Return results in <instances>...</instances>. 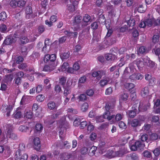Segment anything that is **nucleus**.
<instances>
[{
  "label": "nucleus",
  "instance_id": "nucleus-1",
  "mask_svg": "<svg viewBox=\"0 0 160 160\" xmlns=\"http://www.w3.org/2000/svg\"><path fill=\"white\" fill-rule=\"evenodd\" d=\"M106 112L103 114V116H97L96 117V121L102 122L104 121V118L108 120H110L115 117V115L112 113L115 112L114 105L109 103H107L105 107Z\"/></svg>",
  "mask_w": 160,
  "mask_h": 160
},
{
  "label": "nucleus",
  "instance_id": "nucleus-2",
  "mask_svg": "<svg viewBox=\"0 0 160 160\" xmlns=\"http://www.w3.org/2000/svg\"><path fill=\"white\" fill-rule=\"evenodd\" d=\"M6 127L7 130V136L9 138L13 140H17L18 139V136L16 133L13 132V127L11 124H8L6 125Z\"/></svg>",
  "mask_w": 160,
  "mask_h": 160
},
{
  "label": "nucleus",
  "instance_id": "nucleus-3",
  "mask_svg": "<svg viewBox=\"0 0 160 160\" xmlns=\"http://www.w3.org/2000/svg\"><path fill=\"white\" fill-rule=\"evenodd\" d=\"M82 17L80 15L76 16L72 23L74 29L77 30L83 28V25L81 21Z\"/></svg>",
  "mask_w": 160,
  "mask_h": 160
},
{
  "label": "nucleus",
  "instance_id": "nucleus-4",
  "mask_svg": "<svg viewBox=\"0 0 160 160\" xmlns=\"http://www.w3.org/2000/svg\"><path fill=\"white\" fill-rule=\"evenodd\" d=\"M128 152L127 149L125 147H121L119 150L117 152H113L112 153V156L113 157H121Z\"/></svg>",
  "mask_w": 160,
  "mask_h": 160
},
{
  "label": "nucleus",
  "instance_id": "nucleus-5",
  "mask_svg": "<svg viewBox=\"0 0 160 160\" xmlns=\"http://www.w3.org/2000/svg\"><path fill=\"white\" fill-rule=\"evenodd\" d=\"M130 148L132 151H135L137 149L141 150L144 147V144L140 141L136 142L134 144L130 145Z\"/></svg>",
  "mask_w": 160,
  "mask_h": 160
},
{
  "label": "nucleus",
  "instance_id": "nucleus-6",
  "mask_svg": "<svg viewBox=\"0 0 160 160\" xmlns=\"http://www.w3.org/2000/svg\"><path fill=\"white\" fill-rule=\"evenodd\" d=\"M112 54H107L105 56L106 59L107 60L113 61L116 59V55L114 53H116L118 52V50L115 48H112L110 50Z\"/></svg>",
  "mask_w": 160,
  "mask_h": 160
},
{
  "label": "nucleus",
  "instance_id": "nucleus-7",
  "mask_svg": "<svg viewBox=\"0 0 160 160\" xmlns=\"http://www.w3.org/2000/svg\"><path fill=\"white\" fill-rule=\"evenodd\" d=\"M78 2L74 0H69L67 2V9L70 12H73L75 10V4H78Z\"/></svg>",
  "mask_w": 160,
  "mask_h": 160
},
{
  "label": "nucleus",
  "instance_id": "nucleus-8",
  "mask_svg": "<svg viewBox=\"0 0 160 160\" xmlns=\"http://www.w3.org/2000/svg\"><path fill=\"white\" fill-rule=\"evenodd\" d=\"M56 59V56L55 54H52L51 55L49 54H47L45 55L44 58V61L45 62H50L52 63V62H55V61Z\"/></svg>",
  "mask_w": 160,
  "mask_h": 160
},
{
  "label": "nucleus",
  "instance_id": "nucleus-9",
  "mask_svg": "<svg viewBox=\"0 0 160 160\" xmlns=\"http://www.w3.org/2000/svg\"><path fill=\"white\" fill-rule=\"evenodd\" d=\"M57 66V64L55 62L51 63L49 62V64L45 65L43 68L42 71L45 72H50L53 71Z\"/></svg>",
  "mask_w": 160,
  "mask_h": 160
},
{
  "label": "nucleus",
  "instance_id": "nucleus-10",
  "mask_svg": "<svg viewBox=\"0 0 160 160\" xmlns=\"http://www.w3.org/2000/svg\"><path fill=\"white\" fill-rule=\"evenodd\" d=\"M1 109L3 112H7V116L9 117L10 115L11 112L12 110V107L10 105L8 106L7 104H5L2 105Z\"/></svg>",
  "mask_w": 160,
  "mask_h": 160
},
{
  "label": "nucleus",
  "instance_id": "nucleus-11",
  "mask_svg": "<svg viewBox=\"0 0 160 160\" xmlns=\"http://www.w3.org/2000/svg\"><path fill=\"white\" fill-rule=\"evenodd\" d=\"M105 71L101 70L93 72L92 73V75L93 77H96L97 79H100L103 76L105 75Z\"/></svg>",
  "mask_w": 160,
  "mask_h": 160
},
{
  "label": "nucleus",
  "instance_id": "nucleus-12",
  "mask_svg": "<svg viewBox=\"0 0 160 160\" xmlns=\"http://www.w3.org/2000/svg\"><path fill=\"white\" fill-rule=\"evenodd\" d=\"M134 63L133 62L130 63L128 67H126L125 70V72L127 73H132L135 72L136 69L134 65Z\"/></svg>",
  "mask_w": 160,
  "mask_h": 160
},
{
  "label": "nucleus",
  "instance_id": "nucleus-13",
  "mask_svg": "<svg viewBox=\"0 0 160 160\" xmlns=\"http://www.w3.org/2000/svg\"><path fill=\"white\" fill-rule=\"evenodd\" d=\"M26 17L28 19L35 17V15L32 13V9L30 6L27 7L26 9Z\"/></svg>",
  "mask_w": 160,
  "mask_h": 160
},
{
  "label": "nucleus",
  "instance_id": "nucleus-14",
  "mask_svg": "<svg viewBox=\"0 0 160 160\" xmlns=\"http://www.w3.org/2000/svg\"><path fill=\"white\" fill-rule=\"evenodd\" d=\"M21 151L18 150L16 152L15 156L16 158L19 159V160H27L28 155L27 154L24 153L22 155L20 154Z\"/></svg>",
  "mask_w": 160,
  "mask_h": 160
},
{
  "label": "nucleus",
  "instance_id": "nucleus-15",
  "mask_svg": "<svg viewBox=\"0 0 160 160\" xmlns=\"http://www.w3.org/2000/svg\"><path fill=\"white\" fill-rule=\"evenodd\" d=\"M34 144V148L37 151L39 150L41 147V144H40V141L38 138H35L33 140Z\"/></svg>",
  "mask_w": 160,
  "mask_h": 160
},
{
  "label": "nucleus",
  "instance_id": "nucleus-16",
  "mask_svg": "<svg viewBox=\"0 0 160 160\" xmlns=\"http://www.w3.org/2000/svg\"><path fill=\"white\" fill-rule=\"evenodd\" d=\"M91 17L88 14L85 15L83 17L82 24L83 25V28H84L87 25L90 24L91 22Z\"/></svg>",
  "mask_w": 160,
  "mask_h": 160
},
{
  "label": "nucleus",
  "instance_id": "nucleus-17",
  "mask_svg": "<svg viewBox=\"0 0 160 160\" xmlns=\"http://www.w3.org/2000/svg\"><path fill=\"white\" fill-rule=\"evenodd\" d=\"M143 77V76L140 73H134L130 76L129 78L132 80H141Z\"/></svg>",
  "mask_w": 160,
  "mask_h": 160
},
{
  "label": "nucleus",
  "instance_id": "nucleus-18",
  "mask_svg": "<svg viewBox=\"0 0 160 160\" xmlns=\"http://www.w3.org/2000/svg\"><path fill=\"white\" fill-rule=\"evenodd\" d=\"M57 19V17L56 16L52 15L50 18V21L48 20H46L45 21V23L49 27H51L53 23L56 21Z\"/></svg>",
  "mask_w": 160,
  "mask_h": 160
},
{
  "label": "nucleus",
  "instance_id": "nucleus-19",
  "mask_svg": "<svg viewBox=\"0 0 160 160\" xmlns=\"http://www.w3.org/2000/svg\"><path fill=\"white\" fill-rule=\"evenodd\" d=\"M15 40L11 37H8L4 41V43L6 45H10L15 42Z\"/></svg>",
  "mask_w": 160,
  "mask_h": 160
},
{
  "label": "nucleus",
  "instance_id": "nucleus-20",
  "mask_svg": "<svg viewBox=\"0 0 160 160\" xmlns=\"http://www.w3.org/2000/svg\"><path fill=\"white\" fill-rule=\"evenodd\" d=\"M57 146L58 147H59L60 148H65L66 149H69L71 148V145L68 141H66L64 142L62 145H59V144H58Z\"/></svg>",
  "mask_w": 160,
  "mask_h": 160
},
{
  "label": "nucleus",
  "instance_id": "nucleus-21",
  "mask_svg": "<svg viewBox=\"0 0 160 160\" xmlns=\"http://www.w3.org/2000/svg\"><path fill=\"white\" fill-rule=\"evenodd\" d=\"M110 81L109 78L107 77L104 78V79L101 80L99 82L100 86L102 87L107 85L108 82Z\"/></svg>",
  "mask_w": 160,
  "mask_h": 160
},
{
  "label": "nucleus",
  "instance_id": "nucleus-22",
  "mask_svg": "<svg viewBox=\"0 0 160 160\" xmlns=\"http://www.w3.org/2000/svg\"><path fill=\"white\" fill-rule=\"evenodd\" d=\"M149 94V90L148 87H145L143 88L141 92V95L143 97H145Z\"/></svg>",
  "mask_w": 160,
  "mask_h": 160
},
{
  "label": "nucleus",
  "instance_id": "nucleus-23",
  "mask_svg": "<svg viewBox=\"0 0 160 160\" xmlns=\"http://www.w3.org/2000/svg\"><path fill=\"white\" fill-rule=\"evenodd\" d=\"M134 64L137 65L139 69L142 67L143 66L144 64L143 61L140 59H137L133 62Z\"/></svg>",
  "mask_w": 160,
  "mask_h": 160
},
{
  "label": "nucleus",
  "instance_id": "nucleus-24",
  "mask_svg": "<svg viewBox=\"0 0 160 160\" xmlns=\"http://www.w3.org/2000/svg\"><path fill=\"white\" fill-rule=\"evenodd\" d=\"M138 110L140 112H144L147 110V107L145 104H143L142 103H139L138 107Z\"/></svg>",
  "mask_w": 160,
  "mask_h": 160
},
{
  "label": "nucleus",
  "instance_id": "nucleus-25",
  "mask_svg": "<svg viewBox=\"0 0 160 160\" xmlns=\"http://www.w3.org/2000/svg\"><path fill=\"white\" fill-rule=\"evenodd\" d=\"M24 60V58L22 57L21 56H19L17 57L15 59V62L13 63L12 64V66L13 67H15V66L16 63L17 64H19L21 62H22Z\"/></svg>",
  "mask_w": 160,
  "mask_h": 160
},
{
  "label": "nucleus",
  "instance_id": "nucleus-26",
  "mask_svg": "<svg viewBox=\"0 0 160 160\" xmlns=\"http://www.w3.org/2000/svg\"><path fill=\"white\" fill-rule=\"evenodd\" d=\"M149 141H155L158 138V136L156 133H152L150 134L149 136Z\"/></svg>",
  "mask_w": 160,
  "mask_h": 160
},
{
  "label": "nucleus",
  "instance_id": "nucleus-27",
  "mask_svg": "<svg viewBox=\"0 0 160 160\" xmlns=\"http://www.w3.org/2000/svg\"><path fill=\"white\" fill-rule=\"evenodd\" d=\"M97 149V147L94 146L92 147L89 150L88 154L89 156L92 157L95 154V152Z\"/></svg>",
  "mask_w": 160,
  "mask_h": 160
},
{
  "label": "nucleus",
  "instance_id": "nucleus-28",
  "mask_svg": "<svg viewBox=\"0 0 160 160\" xmlns=\"http://www.w3.org/2000/svg\"><path fill=\"white\" fill-rule=\"evenodd\" d=\"M48 108L50 110L56 109L57 107L56 104L53 102L50 101L48 104Z\"/></svg>",
  "mask_w": 160,
  "mask_h": 160
},
{
  "label": "nucleus",
  "instance_id": "nucleus-29",
  "mask_svg": "<svg viewBox=\"0 0 160 160\" xmlns=\"http://www.w3.org/2000/svg\"><path fill=\"white\" fill-rule=\"evenodd\" d=\"M20 48V52H21L22 55L26 56L27 55V48L25 46H22L19 48Z\"/></svg>",
  "mask_w": 160,
  "mask_h": 160
},
{
  "label": "nucleus",
  "instance_id": "nucleus-30",
  "mask_svg": "<svg viewBox=\"0 0 160 160\" xmlns=\"http://www.w3.org/2000/svg\"><path fill=\"white\" fill-rule=\"evenodd\" d=\"M127 140L125 139H121L119 140L118 142V145L119 147H125L124 145L127 143Z\"/></svg>",
  "mask_w": 160,
  "mask_h": 160
},
{
  "label": "nucleus",
  "instance_id": "nucleus-31",
  "mask_svg": "<svg viewBox=\"0 0 160 160\" xmlns=\"http://www.w3.org/2000/svg\"><path fill=\"white\" fill-rule=\"evenodd\" d=\"M154 21V18L148 19L145 20L146 26L151 27L153 25V22Z\"/></svg>",
  "mask_w": 160,
  "mask_h": 160
},
{
  "label": "nucleus",
  "instance_id": "nucleus-32",
  "mask_svg": "<svg viewBox=\"0 0 160 160\" xmlns=\"http://www.w3.org/2000/svg\"><path fill=\"white\" fill-rule=\"evenodd\" d=\"M140 138L141 141L143 142L146 141L148 142L149 141V137L146 134H144L142 135L141 136Z\"/></svg>",
  "mask_w": 160,
  "mask_h": 160
},
{
  "label": "nucleus",
  "instance_id": "nucleus-33",
  "mask_svg": "<svg viewBox=\"0 0 160 160\" xmlns=\"http://www.w3.org/2000/svg\"><path fill=\"white\" fill-rule=\"evenodd\" d=\"M63 88L65 89L64 91L63 94L65 96H67L68 94L71 93L70 87V86H68L65 88L63 87Z\"/></svg>",
  "mask_w": 160,
  "mask_h": 160
},
{
  "label": "nucleus",
  "instance_id": "nucleus-34",
  "mask_svg": "<svg viewBox=\"0 0 160 160\" xmlns=\"http://www.w3.org/2000/svg\"><path fill=\"white\" fill-rule=\"evenodd\" d=\"M22 114L21 112L16 111L14 114L12 115V117L16 118L18 119L21 118L22 117Z\"/></svg>",
  "mask_w": 160,
  "mask_h": 160
},
{
  "label": "nucleus",
  "instance_id": "nucleus-35",
  "mask_svg": "<svg viewBox=\"0 0 160 160\" xmlns=\"http://www.w3.org/2000/svg\"><path fill=\"white\" fill-rule=\"evenodd\" d=\"M70 55V52H64L62 53L60 55V57L62 60H64L68 58L69 57Z\"/></svg>",
  "mask_w": 160,
  "mask_h": 160
},
{
  "label": "nucleus",
  "instance_id": "nucleus-36",
  "mask_svg": "<svg viewBox=\"0 0 160 160\" xmlns=\"http://www.w3.org/2000/svg\"><path fill=\"white\" fill-rule=\"evenodd\" d=\"M40 54L39 52L35 51L31 56V58H32L33 59V60L35 61L36 58H37L40 57Z\"/></svg>",
  "mask_w": 160,
  "mask_h": 160
},
{
  "label": "nucleus",
  "instance_id": "nucleus-37",
  "mask_svg": "<svg viewBox=\"0 0 160 160\" xmlns=\"http://www.w3.org/2000/svg\"><path fill=\"white\" fill-rule=\"evenodd\" d=\"M18 6L20 8L23 7L25 5L26 2L24 0H18Z\"/></svg>",
  "mask_w": 160,
  "mask_h": 160
},
{
  "label": "nucleus",
  "instance_id": "nucleus-38",
  "mask_svg": "<svg viewBox=\"0 0 160 160\" xmlns=\"http://www.w3.org/2000/svg\"><path fill=\"white\" fill-rule=\"evenodd\" d=\"M66 78L63 76H62L59 78V83L64 87L66 83Z\"/></svg>",
  "mask_w": 160,
  "mask_h": 160
},
{
  "label": "nucleus",
  "instance_id": "nucleus-39",
  "mask_svg": "<svg viewBox=\"0 0 160 160\" xmlns=\"http://www.w3.org/2000/svg\"><path fill=\"white\" fill-rule=\"evenodd\" d=\"M88 108V105L87 103L84 102L81 106V110L83 112H85L87 110Z\"/></svg>",
  "mask_w": 160,
  "mask_h": 160
},
{
  "label": "nucleus",
  "instance_id": "nucleus-40",
  "mask_svg": "<svg viewBox=\"0 0 160 160\" xmlns=\"http://www.w3.org/2000/svg\"><path fill=\"white\" fill-rule=\"evenodd\" d=\"M7 18V15L5 12H2L0 13V20L4 21Z\"/></svg>",
  "mask_w": 160,
  "mask_h": 160
},
{
  "label": "nucleus",
  "instance_id": "nucleus-41",
  "mask_svg": "<svg viewBox=\"0 0 160 160\" xmlns=\"http://www.w3.org/2000/svg\"><path fill=\"white\" fill-rule=\"evenodd\" d=\"M139 122L138 120L134 119L131 122V126L133 127H136L139 125Z\"/></svg>",
  "mask_w": 160,
  "mask_h": 160
},
{
  "label": "nucleus",
  "instance_id": "nucleus-42",
  "mask_svg": "<svg viewBox=\"0 0 160 160\" xmlns=\"http://www.w3.org/2000/svg\"><path fill=\"white\" fill-rule=\"evenodd\" d=\"M18 129L21 132H26L28 130V127L26 126H21L19 127Z\"/></svg>",
  "mask_w": 160,
  "mask_h": 160
},
{
  "label": "nucleus",
  "instance_id": "nucleus-43",
  "mask_svg": "<svg viewBox=\"0 0 160 160\" xmlns=\"http://www.w3.org/2000/svg\"><path fill=\"white\" fill-rule=\"evenodd\" d=\"M154 155L156 157L160 155V146L156 148L153 152Z\"/></svg>",
  "mask_w": 160,
  "mask_h": 160
},
{
  "label": "nucleus",
  "instance_id": "nucleus-44",
  "mask_svg": "<svg viewBox=\"0 0 160 160\" xmlns=\"http://www.w3.org/2000/svg\"><path fill=\"white\" fill-rule=\"evenodd\" d=\"M20 40L21 43L23 44L27 43L28 41V39L26 37H22L20 38Z\"/></svg>",
  "mask_w": 160,
  "mask_h": 160
},
{
  "label": "nucleus",
  "instance_id": "nucleus-45",
  "mask_svg": "<svg viewBox=\"0 0 160 160\" xmlns=\"http://www.w3.org/2000/svg\"><path fill=\"white\" fill-rule=\"evenodd\" d=\"M68 68V64L67 62H64L61 67V69L62 71H66Z\"/></svg>",
  "mask_w": 160,
  "mask_h": 160
},
{
  "label": "nucleus",
  "instance_id": "nucleus-46",
  "mask_svg": "<svg viewBox=\"0 0 160 160\" xmlns=\"http://www.w3.org/2000/svg\"><path fill=\"white\" fill-rule=\"evenodd\" d=\"M18 4L17 0H12L10 2V6L13 8H15L18 6Z\"/></svg>",
  "mask_w": 160,
  "mask_h": 160
},
{
  "label": "nucleus",
  "instance_id": "nucleus-47",
  "mask_svg": "<svg viewBox=\"0 0 160 160\" xmlns=\"http://www.w3.org/2000/svg\"><path fill=\"white\" fill-rule=\"evenodd\" d=\"M131 159L132 160H139L138 155L135 153H131Z\"/></svg>",
  "mask_w": 160,
  "mask_h": 160
},
{
  "label": "nucleus",
  "instance_id": "nucleus-48",
  "mask_svg": "<svg viewBox=\"0 0 160 160\" xmlns=\"http://www.w3.org/2000/svg\"><path fill=\"white\" fill-rule=\"evenodd\" d=\"M36 99L38 102H41L44 99V96L42 94H39L37 96Z\"/></svg>",
  "mask_w": 160,
  "mask_h": 160
},
{
  "label": "nucleus",
  "instance_id": "nucleus-49",
  "mask_svg": "<svg viewBox=\"0 0 160 160\" xmlns=\"http://www.w3.org/2000/svg\"><path fill=\"white\" fill-rule=\"evenodd\" d=\"M127 23L129 27L133 26L135 25V21L133 19H130L128 21Z\"/></svg>",
  "mask_w": 160,
  "mask_h": 160
},
{
  "label": "nucleus",
  "instance_id": "nucleus-50",
  "mask_svg": "<svg viewBox=\"0 0 160 160\" xmlns=\"http://www.w3.org/2000/svg\"><path fill=\"white\" fill-rule=\"evenodd\" d=\"M15 83L17 86L20 85L22 82V79L21 78L16 77L14 80Z\"/></svg>",
  "mask_w": 160,
  "mask_h": 160
},
{
  "label": "nucleus",
  "instance_id": "nucleus-51",
  "mask_svg": "<svg viewBox=\"0 0 160 160\" xmlns=\"http://www.w3.org/2000/svg\"><path fill=\"white\" fill-rule=\"evenodd\" d=\"M43 87L42 85H39L36 88V92L37 93H39L42 91Z\"/></svg>",
  "mask_w": 160,
  "mask_h": 160
},
{
  "label": "nucleus",
  "instance_id": "nucleus-52",
  "mask_svg": "<svg viewBox=\"0 0 160 160\" xmlns=\"http://www.w3.org/2000/svg\"><path fill=\"white\" fill-rule=\"evenodd\" d=\"M159 38V36L158 35H154L152 38V41L154 43H156L158 42Z\"/></svg>",
  "mask_w": 160,
  "mask_h": 160
},
{
  "label": "nucleus",
  "instance_id": "nucleus-53",
  "mask_svg": "<svg viewBox=\"0 0 160 160\" xmlns=\"http://www.w3.org/2000/svg\"><path fill=\"white\" fill-rule=\"evenodd\" d=\"M7 30L6 25L4 24L0 25V32H4Z\"/></svg>",
  "mask_w": 160,
  "mask_h": 160
},
{
  "label": "nucleus",
  "instance_id": "nucleus-54",
  "mask_svg": "<svg viewBox=\"0 0 160 160\" xmlns=\"http://www.w3.org/2000/svg\"><path fill=\"white\" fill-rule=\"evenodd\" d=\"M24 74L23 72L22 71H19L17 72L16 73V77L17 78H18L22 79L24 76Z\"/></svg>",
  "mask_w": 160,
  "mask_h": 160
},
{
  "label": "nucleus",
  "instance_id": "nucleus-55",
  "mask_svg": "<svg viewBox=\"0 0 160 160\" xmlns=\"http://www.w3.org/2000/svg\"><path fill=\"white\" fill-rule=\"evenodd\" d=\"M147 50L146 48L144 46H141L139 48L138 50L139 52L141 54L145 53Z\"/></svg>",
  "mask_w": 160,
  "mask_h": 160
},
{
  "label": "nucleus",
  "instance_id": "nucleus-56",
  "mask_svg": "<svg viewBox=\"0 0 160 160\" xmlns=\"http://www.w3.org/2000/svg\"><path fill=\"white\" fill-rule=\"evenodd\" d=\"M32 112L29 111L25 113V116L26 118L28 119H31L32 118Z\"/></svg>",
  "mask_w": 160,
  "mask_h": 160
},
{
  "label": "nucleus",
  "instance_id": "nucleus-57",
  "mask_svg": "<svg viewBox=\"0 0 160 160\" xmlns=\"http://www.w3.org/2000/svg\"><path fill=\"white\" fill-rule=\"evenodd\" d=\"M86 77L84 76L81 77L78 81L79 83H83L85 82L86 81Z\"/></svg>",
  "mask_w": 160,
  "mask_h": 160
},
{
  "label": "nucleus",
  "instance_id": "nucleus-58",
  "mask_svg": "<svg viewBox=\"0 0 160 160\" xmlns=\"http://www.w3.org/2000/svg\"><path fill=\"white\" fill-rule=\"evenodd\" d=\"M122 115L121 114L118 113L115 117V120L116 121H118L121 120L122 118Z\"/></svg>",
  "mask_w": 160,
  "mask_h": 160
},
{
  "label": "nucleus",
  "instance_id": "nucleus-59",
  "mask_svg": "<svg viewBox=\"0 0 160 160\" xmlns=\"http://www.w3.org/2000/svg\"><path fill=\"white\" fill-rule=\"evenodd\" d=\"M78 98L80 101H84L86 100L87 97L85 94H82L78 96Z\"/></svg>",
  "mask_w": 160,
  "mask_h": 160
},
{
  "label": "nucleus",
  "instance_id": "nucleus-60",
  "mask_svg": "<svg viewBox=\"0 0 160 160\" xmlns=\"http://www.w3.org/2000/svg\"><path fill=\"white\" fill-rule=\"evenodd\" d=\"M94 129V126L92 123L89 122L87 130L88 131L91 132Z\"/></svg>",
  "mask_w": 160,
  "mask_h": 160
},
{
  "label": "nucleus",
  "instance_id": "nucleus-61",
  "mask_svg": "<svg viewBox=\"0 0 160 160\" xmlns=\"http://www.w3.org/2000/svg\"><path fill=\"white\" fill-rule=\"evenodd\" d=\"M136 111L131 110L129 112V116L131 118H133L135 116L136 113Z\"/></svg>",
  "mask_w": 160,
  "mask_h": 160
},
{
  "label": "nucleus",
  "instance_id": "nucleus-62",
  "mask_svg": "<svg viewBox=\"0 0 160 160\" xmlns=\"http://www.w3.org/2000/svg\"><path fill=\"white\" fill-rule=\"evenodd\" d=\"M35 128L36 129L37 131H40L42 130L43 126L41 124H37L36 125Z\"/></svg>",
  "mask_w": 160,
  "mask_h": 160
},
{
  "label": "nucleus",
  "instance_id": "nucleus-63",
  "mask_svg": "<svg viewBox=\"0 0 160 160\" xmlns=\"http://www.w3.org/2000/svg\"><path fill=\"white\" fill-rule=\"evenodd\" d=\"M88 148L86 147H83L81 149V152L82 154H86L88 153Z\"/></svg>",
  "mask_w": 160,
  "mask_h": 160
},
{
  "label": "nucleus",
  "instance_id": "nucleus-64",
  "mask_svg": "<svg viewBox=\"0 0 160 160\" xmlns=\"http://www.w3.org/2000/svg\"><path fill=\"white\" fill-rule=\"evenodd\" d=\"M128 97V93H124L122 94L121 96V98L124 101H126Z\"/></svg>",
  "mask_w": 160,
  "mask_h": 160
}]
</instances>
